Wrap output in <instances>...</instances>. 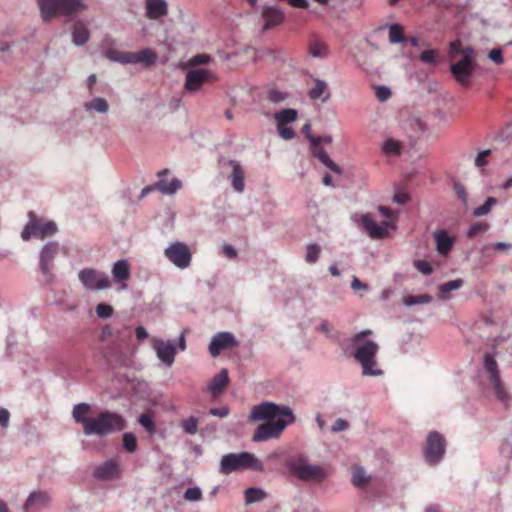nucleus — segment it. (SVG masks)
Returning a JSON list of instances; mask_svg holds the SVG:
<instances>
[{
	"instance_id": "obj_1",
	"label": "nucleus",
	"mask_w": 512,
	"mask_h": 512,
	"mask_svg": "<svg viewBox=\"0 0 512 512\" xmlns=\"http://www.w3.org/2000/svg\"><path fill=\"white\" fill-rule=\"evenodd\" d=\"M249 419L265 421L256 428L252 438L253 442H264L279 438L282 432L296 421V416L289 406L264 401L252 408Z\"/></svg>"
},
{
	"instance_id": "obj_2",
	"label": "nucleus",
	"mask_w": 512,
	"mask_h": 512,
	"mask_svg": "<svg viewBox=\"0 0 512 512\" xmlns=\"http://www.w3.org/2000/svg\"><path fill=\"white\" fill-rule=\"evenodd\" d=\"M91 408L89 403L82 402L76 404L72 410V417L77 424L82 425L85 436L101 438L126 428V419L115 411L103 410L96 417H86Z\"/></svg>"
},
{
	"instance_id": "obj_3",
	"label": "nucleus",
	"mask_w": 512,
	"mask_h": 512,
	"mask_svg": "<svg viewBox=\"0 0 512 512\" xmlns=\"http://www.w3.org/2000/svg\"><path fill=\"white\" fill-rule=\"evenodd\" d=\"M37 3L44 22H49L57 14L74 20L88 9L83 0H37Z\"/></svg>"
},
{
	"instance_id": "obj_4",
	"label": "nucleus",
	"mask_w": 512,
	"mask_h": 512,
	"mask_svg": "<svg viewBox=\"0 0 512 512\" xmlns=\"http://www.w3.org/2000/svg\"><path fill=\"white\" fill-rule=\"evenodd\" d=\"M354 347L353 357L362 368V375L370 377H379L384 371L378 367L377 353L379 346L375 341H367L358 344H352Z\"/></svg>"
},
{
	"instance_id": "obj_5",
	"label": "nucleus",
	"mask_w": 512,
	"mask_h": 512,
	"mask_svg": "<svg viewBox=\"0 0 512 512\" xmlns=\"http://www.w3.org/2000/svg\"><path fill=\"white\" fill-rule=\"evenodd\" d=\"M250 469L263 471V463L250 452L228 453L222 456L219 463V473L228 475L239 470Z\"/></svg>"
},
{
	"instance_id": "obj_6",
	"label": "nucleus",
	"mask_w": 512,
	"mask_h": 512,
	"mask_svg": "<svg viewBox=\"0 0 512 512\" xmlns=\"http://www.w3.org/2000/svg\"><path fill=\"white\" fill-rule=\"evenodd\" d=\"M103 54L108 60L112 62L120 63L122 65L140 64L144 68L153 66L157 61L156 52L149 47L136 52L120 51L114 48H109L106 49Z\"/></svg>"
},
{
	"instance_id": "obj_7",
	"label": "nucleus",
	"mask_w": 512,
	"mask_h": 512,
	"mask_svg": "<svg viewBox=\"0 0 512 512\" xmlns=\"http://www.w3.org/2000/svg\"><path fill=\"white\" fill-rule=\"evenodd\" d=\"M483 368L488 373L489 381L493 387L497 399L507 407L511 401L509 392L505 389L495 359V352H485L483 356Z\"/></svg>"
},
{
	"instance_id": "obj_8",
	"label": "nucleus",
	"mask_w": 512,
	"mask_h": 512,
	"mask_svg": "<svg viewBox=\"0 0 512 512\" xmlns=\"http://www.w3.org/2000/svg\"><path fill=\"white\" fill-rule=\"evenodd\" d=\"M57 232V225L54 221L42 222L34 211L28 212V222L21 232V238L29 241L31 238L45 239Z\"/></svg>"
},
{
	"instance_id": "obj_9",
	"label": "nucleus",
	"mask_w": 512,
	"mask_h": 512,
	"mask_svg": "<svg viewBox=\"0 0 512 512\" xmlns=\"http://www.w3.org/2000/svg\"><path fill=\"white\" fill-rule=\"evenodd\" d=\"M287 468L303 481H322L326 478L325 469L316 464H309L304 457L287 461Z\"/></svg>"
},
{
	"instance_id": "obj_10",
	"label": "nucleus",
	"mask_w": 512,
	"mask_h": 512,
	"mask_svg": "<svg viewBox=\"0 0 512 512\" xmlns=\"http://www.w3.org/2000/svg\"><path fill=\"white\" fill-rule=\"evenodd\" d=\"M60 246L56 241L47 242L39 252V269L45 279L46 284H52L55 281L54 260L59 254Z\"/></svg>"
},
{
	"instance_id": "obj_11",
	"label": "nucleus",
	"mask_w": 512,
	"mask_h": 512,
	"mask_svg": "<svg viewBox=\"0 0 512 512\" xmlns=\"http://www.w3.org/2000/svg\"><path fill=\"white\" fill-rule=\"evenodd\" d=\"M446 452V442L442 434L437 431L428 433L423 446L425 461L430 465L438 464Z\"/></svg>"
},
{
	"instance_id": "obj_12",
	"label": "nucleus",
	"mask_w": 512,
	"mask_h": 512,
	"mask_svg": "<svg viewBox=\"0 0 512 512\" xmlns=\"http://www.w3.org/2000/svg\"><path fill=\"white\" fill-rule=\"evenodd\" d=\"M78 280L86 290L99 291L108 289L111 281L108 275L94 268H84L78 272Z\"/></svg>"
},
{
	"instance_id": "obj_13",
	"label": "nucleus",
	"mask_w": 512,
	"mask_h": 512,
	"mask_svg": "<svg viewBox=\"0 0 512 512\" xmlns=\"http://www.w3.org/2000/svg\"><path fill=\"white\" fill-rule=\"evenodd\" d=\"M164 256L177 268L186 269L192 261V253L185 242L174 241L164 250Z\"/></svg>"
},
{
	"instance_id": "obj_14",
	"label": "nucleus",
	"mask_w": 512,
	"mask_h": 512,
	"mask_svg": "<svg viewBox=\"0 0 512 512\" xmlns=\"http://www.w3.org/2000/svg\"><path fill=\"white\" fill-rule=\"evenodd\" d=\"M239 345L233 333L222 331L216 333L210 340L208 351L212 357H217L223 350L237 347Z\"/></svg>"
},
{
	"instance_id": "obj_15",
	"label": "nucleus",
	"mask_w": 512,
	"mask_h": 512,
	"mask_svg": "<svg viewBox=\"0 0 512 512\" xmlns=\"http://www.w3.org/2000/svg\"><path fill=\"white\" fill-rule=\"evenodd\" d=\"M315 138H318V143L315 146H311V153L312 155L317 158L325 167L330 169L331 171L335 172L336 174L342 173V168L336 164L330 156L320 147L322 143L330 144L332 143V136L325 135V136H315Z\"/></svg>"
},
{
	"instance_id": "obj_16",
	"label": "nucleus",
	"mask_w": 512,
	"mask_h": 512,
	"mask_svg": "<svg viewBox=\"0 0 512 512\" xmlns=\"http://www.w3.org/2000/svg\"><path fill=\"white\" fill-rule=\"evenodd\" d=\"M214 80L215 76L210 70L189 69L186 72L185 88L190 92H194L199 90L204 83Z\"/></svg>"
},
{
	"instance_id": "obj_17",
	"label": "nucleus",
	"mask_w": 512,
	"mask_h": 512,
	"mask_svg": "<svg viewBox=\"0 0 512 512\" xmlns=\"http://www.w3.org/2000/svg\"><path fill=\"white\" fill-rule=\"evenodd\" d=\"M476 65L468 62L467 59H460L450 65V72L461 85L468 86Z\"/></svg>"
},
{
	"instance_id": "obj_18",
	"label": "nucleus",
	"mask_w": 512,
	"mask_h": 512,
	"mask_svg": "<svg viewBox=\"0 0 512 512\" xmlns=\"http://www.w3.org/2000/svg\"><path fill=\"white\" fill-rule=\"evenodd\" d=\"M261 17L264 20L263 30L267 31L279 26L285 20V13L279 6L265 5Z\"/></svg>"
},
{
	"instance_id": "obj_19",
	"label": "nucleus",
	"mask_w": 512,
	"mask_h": 512,
	"mask_svg": "<svg viewBox=\"0 0 512 512\" xmlns=\"http://www.w3.org/2000/svg\"><path fill=\"white\" fill-rule=\"evenodd\" d=\"M360 225L368 232L371 238L382 239L388 235L387 228L389 222L382 221L380 224H378L369 213L363 214L361 216Z\"/></svg>"
},
{
	"instance_id": "obj_20",
	"label": "nucleus",
	"mask_w": 512,
	"mask_h": 512,
	"mask_svg": "<svg viewBox=\"0 0 512 512\" xmlns=\"http://www.w3.org/2000/svg\"><path fill=\"white\" fill-rule=\"evenodd\" d=\"M153 349L155 350L158 359L162 363L168 367L173 365L176 356V346L172 341L156 339L154 341Z\"/></svg>"
},
{
	"instance_id": "obj_21",
	"label": "nucleus",
	"mask_w": 512,
	"mask_h": 512,
	"mask_svg": "<svg viewBox=\"0 0 512 512\" xmlns=\"http://www.w3.org/2000/svg\"><path fill=\"white\" fill-rule=\"evenodd\" d=\"M120 474L119 463L116 459H108L102 464L98 465L94 472L93 476L102 481L112 480L117 478Z\"/></svg>"
},
{
	"instance_id": "obj_22",
	"label": "nucleus",
	"mask_w": 512,
	"mask_h": 512,
	"mask_svg": "<svg viewBox=\"0 0 512 512\" xmlns=\"http://www.w3.org/2000/svg\"><path fill=\"white\" fill-rule=\"evenodd\" d=\"M168 3L166 0H145V15L151 20L167 16Z\"/></svg>"
},
{
	"instance_id": "obj_23",
	"label": "nucleus",
	"mask_w": 512,
	"mask_h": 512,
	"mask_svg": "<svg viewBox=\"0 0 512 512\" xmlns=\"http://www.w3.org/2000/svg\"><path fill=\"white\" fill-rule=\"evenodd\" d=\"M230 382L228 370L226 368H223L220 370L219 373H217L208 383V391L213 396H218L222 394L224 389L228 386Z\"/></svg>"
},
{
	"instance_id": "obj_24",
	"label": "nucleus",
	"mask_w": 512,
	"mask_h": 512,
	"mask_svg": "<svg viewBox=\"0 0 512 512\" xmlns=\"http://www.w3.org/2000/svg\"><path fill=\"white\" fill-rule=\"evenodd\" d=\"M50 501V497L46 492L34 491L30 493L24 503L25 512H32L44 508Z\"/></svg>"
},
{
	"instance_id": "obj_25",
	"label": "nucleus",
	"mask_w": 512,
	"mask_h": 512,
	"mask_svg": "<svg viewBox=\"0 0 512 512\" xmlns=\"http://www.w3.org/2000/svg\"><path fill=\"white\" fill-rule=\"evenodd\" d=\"M434 239L436 243V250L440 255H447L455 243V238L444 229L436 230L434 233Z\"/></svg>"
},
{
	"instance_id": "obj_26",
	"label": "nucleus",
	"mask_w": 512,
	"mask_h": 512,
	"mask_svg": "<svg viewBox=\"0 0 512 512\" xmlns=\"http://www.w3.org/2000/svg\"><path fill=\"white\" fill-rule=\"evenodd\" d=\"M130 264L126 259L116 261L112 267V276L116 283L123 284L122 289H126L125 282L130 278Z\"/></svg>"
},
{
	"instance_id": "obj_27",
	"label": "nucleus",
	"mask_w": 512,
	"mask_h": 512,
	"mask_svg": "<svg viewBox=\"0 0 512 512\" xmlns=\"http://www.w3.org/2000/svg\"><path fill=\"white\" fill-rule=\"evenodd\" d=\"M71 37L75 46H84L90 39V31L87 25L83 21L77 20L72 26Z\"/></svg>"
},
{
	"instance_id": "obj_28",
	"label": "nucleus",
	"mask_w": 512,
	"mask_h": 512,
	"mask_svg": "<svg viewBox=\"0 0 512 512\" xmlns=\"http://www.w3.org/2000/svg\"><path fill=\"white\" fill-rule=\"evenodd\" d=\"M314 82V87L308 91L309 98L311 100H321L322 103H326L331 97L327 83L319 78H315Z\"/></svg>"
},
{
	"instance_id": "obj_29",
	"label": "nucleus",
	"mask_w": 512,
	"mask_h": 512,
	"mask_svg": "<svg viewBox=\"0 0 512 512\" xmlns=\"http://www.w3.org/2000/svg\"><path fill=\"white\" fill-rule=\"evenodd\" d=\"M229 164L232 167V172L230 175L231 185L236 192H242L245 187L244 171L242 166L237 160H230Z\"/></svg>"
},
{
	"instance_id": "obj_30",
	"label": "nucleus",
	"mask_w": 512,
	"mask_h": 512,
	"mask_svg": "<svg viewBox=\"0 0 512 512\" xmlns=\"http://www.w3.org/2000/svg\"><path fill=\"white\" fill-rule=\"evenodd\" d=\"M83 108L87 113L106 114L109 111V103L103 97H94L90 101L84 102Z\"/></svg>"
},
{
	"instance_id": "obj_31",
	"label": "nucleus",
	"mask_w": 512,
	"mask_h": 512,
	"mask_svg": "<svg viewBox=\"0 0 512 512\" xmlns=\"http://www.w3.org/2000/svg\"><path fill=\"white\" fill-rule=\"evenodd\" d=\"M298 111L292 108H285L275 113L274 118L277 125H287L296 121Z\"/></svg>"
},
{
	"instance_id": "obj_32",
	"label": "nucleus",
	"mask_w": 512,
	"mask_h": 512,
	"mask_svg": "<svg viewBox=\"0 0 512 512\" xmlns=\"http://www.w3.org/2000/svg\"><path fill=\"white\" fill-rule=\"evenodd\" d=\"M433 297L430 294L424 293L419 295H408L403 298V305L411 307L414 305H423L432 302Z\"/></svg>"
},
{
	"instance_id": "obj_33",
	"label": "nucleus",
	"mask_w": 512,
	"mask_h": 512,
	"mask_svg": "<svg viewBox=\"0 0 512 512\" xmlns=\"http://www.w3.org/2000/svg\"><path fill=\"white\" fill-rule=\"evenodd\" d=\"M244 494H245L246 505L260 502L266 496V492L262 488H258V487H249L245 490Z\"/></svg>"
},
{
	"instance_id": "obj_34",
	"label": "nucleus",
	"mask_w": 512,
	"mask_h": 512,
	"mask_svg": "<svg viewBox=\"0 0 512 512\" xmlns=\"http://www.w3.org/2000/svg\"><path fill=\"white\" fill-rule=\"evenodd\" d=\"M138 423L145 429V431L153 436L156 434L157 429L153 419V416L149 413H142L138 417Z\"/></svg>"
},
{
	"instance_id": "obj_35",
	"label": "nucleus",
	"mask_w": 512,
	"mask_h": 512,
	"mask_svg": "<svg viewBox=\"0 0 512 512\" xmlns=\"http://www.w3.org/2000/svg\"><path fill=\"white\" fill-rule=\"evenodd\" d=\"M389 41L392 44H399L406 41L400 24L394 23L389 26Z\"/></svg>"
},
{
	"instance_id": "obj_36",
	"label": "nucleus",
	"mask_w": 512,
	"mask_h": 512,
	"mask_svg": "<svg viewBox=\"0 0 512 512\" xmlns=\"http://www.w3.org/2000/svg\"><path fill=\"white\" fill-rule=\"evenodd\" d=\"M497 203H498V199L497 198L492 197V196L487 197L485 202L482 205H480L479 207L474 209L473 215L475 217L485 216V215H487L491 211L492 207L494 205H496Z\"/></svg>"
},
{
	"instance_id": "obj_37",
	"label": "nucleus",
	"mask_w": 512,
	"mask_h": 512,
	"mask_svg": "<svg viewBox=\"0 0 512 512\" xmlns=\"http://www.w3.org/2000/svg\"><path fill=\"white\" fill-rule=\"evenodd\" d=\"M321 247L317 243H310L306 246L305 261L314 264L318 261Z\"/></svg>"
},
{
	"instance_id": "obj_38",
	"label": "nucleus",
	"mask_w": 512,
	"mask_h": 512,
	"mask_svg": "<svg viewBox=\"0 0 512 512\" xmlns=\"http://www.w3.org/2000/svg\"><path fill=\"white\" fill-rule=\"evenodd\" d=\"M155 187L164 195H173L182 187V181L179 178H173L167 187L164 185H155Z\"/></svg>"
},
{
	"instance_id": "obj_39",
	"label": "nucleus",
	"mask_w": 512,
	"mask_h": 512,
	"mask_svg": "<svg viewBox=\"0 0 512 512\" xmlns=\"http://www.w3.org/2000/svg\"><path fill=\"white\" fill-rule=\"evenodd\" d=\"M198 418L195 416H190L182 421V429L188 435H195L198 429Z\"/></svg>"
},
{
	"instance_id": "obj_40",
	"label": "nucleus",
	"mask_w": 512,
	"mask_h": 512,
	"mask_svg": "<svg viewBox=\"0 0 512 512\" xmlns=\"http://www.w3.org/2000/svg\"><path fill=\"white\" fill-rule=\"evenodd\" d=\"M123 448L129 452L134 453L137 450V438L132 432H125L122 438Z\"/></svg>"
},
{
	"instance_id": "obj_41",
	"label": "nucleus",
	"mask_w": 512,
	"mask_h": 512,
	"mask_svg": "<svg viewBox=\"0 0 512 512\" xmlns=\"http://www.w3.org/2000/svg\"><path fill=\"white\" fill-rule=\"evenodd\" d=\"M464 285V281L462 279H455L448 282H444L438 285V290L442 294L449 293L454 290L460 289Z\"/></svg>"
},
{
	"instance_id": "obj_42",
	"label": "nucleus",
	"mask_w": 512,
	"mask_h": 512,
	"mask_svg": "<svg viewBox=\"0 0 512 512\" xmlns=\"http://www.w3.org/2000/svg\"><path fill=\"white\" fill-rule=\"evenodd\" d=\"M369 478L366 476L365 470L362 467H357L352 476V482L356 487H362L367 484Z\"/></svg>"
},
{
	"instance_id": "obj_43",
	"label": "nucleus",
	"mask_w": 512,
	"mask_h": 512,
	"mask_svg": "<svg viewBox=\"0 0 512 512\" xmlns=\"http://www.w3.org/2000/svg\"><path fill=\"white\" fill-rule=\"evenodd\" d=\"M419 60L424 64H436L438 62V53L434 49L424 50L420 53Z\"/></svg>"
},
{
	"instance_id": "obj_44",
	"label": "nucleus",
	"mask_w": 512,
	"mask_h": 512,
	"mask_svg": "<svg viewBox=\"0 0 512 512\" xmlns=\"http://www.w3.org/2000/svg\"><path fill=\"white\" fill-rule=\"evenodd\" d=\"M453 189L456 193L457 198L462 202V204L466 207L468 204V193L466 188L459 181H453Z\"/></svg>"
},
{
	"instance_id": "obj_45",
	"label": "nucleus",
	"mask_w": 512,
	"mask_h": 512,
	"mask_svg": "<svg viewBox=\"0 0 512 512\" xmlns=\"http://www.w3.org/2000/svg\"><path fill=\"white\" fill-rule=\"evenodd\" d=\"M95 312L99 318L107 319L113 315V307L105 302L97 304Z\"/></svg>"
},
{
	"instance_id": "obj_46",
	"label": "nucleus",
	"mask_w": 512,
	"mask_h": 512,
	"mask_svg": "<svg viewBox=\"0 0 512 512\" xmlns=\"http://www.w3.org/2000/svg\"><path fill=\"white\" fill-rule=\"evenodd\" d=\"M382 150L389 154H399L401 152V145L394 139H387L382 145Z\"/></svg>"
},
{
	"instance_id": "obj_47",
	"label": "nucleus",
	"mask_w": 512,
	"mask_h": 512,
	"mask_svg": "<svg viewBox=\"0 0 512 512\" xmlns=\"http://www.w3.org/2000/svg\"><path fill=\"white\" fill-rule=\"evenodd\" d=\"M184 499L190 502H196L202 499V491L198 486L189 487L184 492Z\"/></svg>"
},
{
	"instance_id": "obj_48",
	"label": "nucleus",
	"mask_w": 512,
	"mask_h": 512,
	"mask_svg": "<svg viewBox=\"0 0 512 512\" xmlns=\"http://www.w3.org/2000/svg\"><path fill=\"white\" fill-rule=\"evenodd\" d=\"M415 268L421 272L425 276H429L433 273V267L432 265L423 259H418L414 261Z\"/></svg>"
},
{
	"instance_id": "obj_49",
	"label": "nucleus",
	"mask_w": 512,
	"mask_h": 512,
	"mask_svg": "<svg viewBox=\"0 0 512 512\" xmlns=\"http://www.w3.org/2000/svg\"><path fill=\"white\" fill-rule=\"evenodd\" d=\"M489 227V225L487 223H482V222H476L472 225H470V227L468 228L467 232H466V236L468 238H473L475 237L478 233L480 232H483L485 230H487Z\"/></svg>"
},
{
	"instance_id": "obj_50",
	"label": "nucleus",
	"mask_w": 512,
	"mask_h": 512,
	"mask_svg": "<svg viewBox=\"0 0 512 512\" xmlns=\"http://www.w3.org/2000/svg\"><path fill=\"white\" fill-rule=\"evenodd\" d=\"M488 59L497 65H501L504 62L503 50L501 47L491 49L487 55Z\"/></svg>"
},
{
	"instance_id": "obj_51",
	"label": "nucleus",
	"mask_w": 512,
	"mask_h": 512,
	"mask_svg": "<svg viewBox=\"0 0 512 512\" xmlns=\"http://www.w3.org/2000/svg\"><path fill=\"white\" fill-rule=\"evenodd\" d=\"M288 98V93L277 90V89H271L268 92V99L272 103H280L283 102Z\"/></svg>"
},
{
	"instance_id": "obj_52",
	"label": "nucleus",
	"mask_w": 512,
	"mask_h": 512,
	"mask_svg": "<svg viewBox=\"0 0 512 512\" xmlns=\"http://www.w3.org/2000/svg\"><path fill=\"white\" fill-rule=\"evenodd\" d=\"M372 334L373 331L370 329L361 330L350 338V342L351 344L367 342L368 340L366 338Z\"/></svg>"
},
{
	"instance_id": "obj_53",
	"label": "nucleus",
	"mask_w": 512,
	"mask_h": 512,
	"mask_svg": "<svg viewBox=\"0 0 512 512\" xmlns=\"http://www.w3.org/2000/svg\"><path fill=\"white\" fill-rule=\"evenodd\" d=\"M211 61V57L208 54H197L189 60L190 66H201L207 65Z\"/></svg>"
},
{
	"instance_id": "obj_54",
	"label": "nucleus",
	"mask_w": 512,
	"mask_h": 512,
	"mask_svg": "<svg viewBox=\"0 0 512 512\" xmlns=\"http://www.w3.org/2000/svg\"><path fill=\"white\" fill-rule=\"evenodd\" d=\"M375 94L379 101L384 102L391 96V90L388 86L379 85L375 88Z\"/></svg>"
},
{
	"instance_id": "obj_55",
	"label": "nucleus",
	"mask_w": 512,
	"mask_h": 512,
	"mask_svg": "<svg viewBox=\"0 0 512 512\" xmlns=\"http://www.w3.org/2000/svg\"><path fill=\"white\" fill-rule=\"evenodd\" d=\"M459 53L462 54L461 59H467L468 62L477 64L475 59V49L472 46H466L462 50H459Z\"/></svg>"
},
{
	"instance_id": "obj_56",
	"label": "nucleus",
	"mask_w": 512,
	"mask_h": 512,
	"mask_svg": "<svg viewBox=\"0 0 512 512\" xmlns=\"http://www.w3.org/2000/svg\"><path fill=\"white\" fill-rule=\"evenodd\" d=\"M277 131L279 135L285 140H291L295 137V131L291 127L286 125H277Z\"/></svg>"
},
{
	"instance_id": "obj_57",
	"label": "nucleus",
	"mask_w": 512,
	"mask_h": 512,
	"mask_svg": "<svg viewBox=\"0 0 512 512\" xmlns=\"http://www.w3.org/2000/svg\"><path fill=\"white\" fill-rule=\"evenodd\" d=\"M323 45L320 42H313L309 46V53L314 58H323Z\"/></svg>"
},
{
	"instance_id": "obj_58",
	"label": "nucleus",
	"mask_w": 512,
	"mask_h": 512,
	"mask_svg": "<svg viewBox=\"0 0 512 512\" xmlns=\"http://www.w3.org/2000/svg\"><path fill=\"white\" fill-rule=\"evenodd\" d=\"M490 248L497 250V251H508V250L512 249V243L495 242L493 244L483 246L482 251H485Z\"/></svg>"
},
{
	"instance_id": "obj_59",
	"label": "nucleus",
	"mask_w": 512,
	"mask_h": 512,
	"mask_svg": "<svg viewBox=\"0 0 512 512\" xmlns=\"http://www.w3.org/2000/svg\"><path fill=\"white\" fill-rule=\"evenodd\" d=\"M229 413L230 408L228 406L213 407L209 409V414L218 418H225Z\"/></svg>"
},
{
	"instance_id": "obj_60",
	"label": "nucleus",
	"mask_w": 512,
	"mask_h": 512,
	"mask_svg": "<svg viewBox=\"0 0 512 512\" xmlns=\"http://www.w3.org/2000/svg\"><path fill=\"white\" fill-rule=\"evenodd\" d=\"M348 428H349L348 421L345 420V419H342V418H338V419L335 420V422L331 426V431L333 433H338V432L345 431Z\"/></svg>"
},
{
	"instance_id": "obj_61",
	"label": "nucleus",
	"mask_w": 512,
	"mask_h": 512,
	"mask_svg": "<svg viewBox=\"0 0 512 512\" xmlns=\"http://www.w3.org/2000/svg\"><path fill=\"white\" fill-rule=\"evenodd\" d=\"M491 154L490 149L480 151L475 158V165L477 167H484L487 164V157Z\"/></svg>"
},
{
	"instance_id": "obj_62",
	"label": "nucleus",
	"mask_w": 512,
	"mask_h": 512,
	"mask_svg": "<svg viewBox=\"0 0 512 512\" xmlns=\"http://www.w3.org/2000/svg\"><path fill=\"white\" fill-rule=\"evenodd\" d=\"M410 200V196L403 190H397L393 196V202L398 205H405Z\"/></svg>"
},
{
	"instance_id": "obj_63",
	"label": "nucleus",
	"mask_w": 512,
	"mask_h": 512,
	"mask_svg": "<svg viewBox=\"0 0 512 512\" xmlns=\"http://www.w3.org/2000/svg\"><path fill=\"white\" fill-rule=\"evenodd\" d=\"M500 450L505 457L512 458V434L502 443Z\"/></svg>"
},
{
	"instance_id": "obj_64",
	"label": "nucleus",
	"mask_w": 512,
	"mask_h": 512,
	"mask_svg": "<svg viewBox=\"0 0 512 512\" xmlns=\"http://www.w3.org/2000/svg\"><path fill=\"white\" fill-rule=\"evenodd\" d=\"M302 132L305 134V137L309 141L310 146H315L318 143V141H317L318 138H315V136L313 134H311V125L309 123H306L302 127Z\"/></svg>"
}]
</instances>
